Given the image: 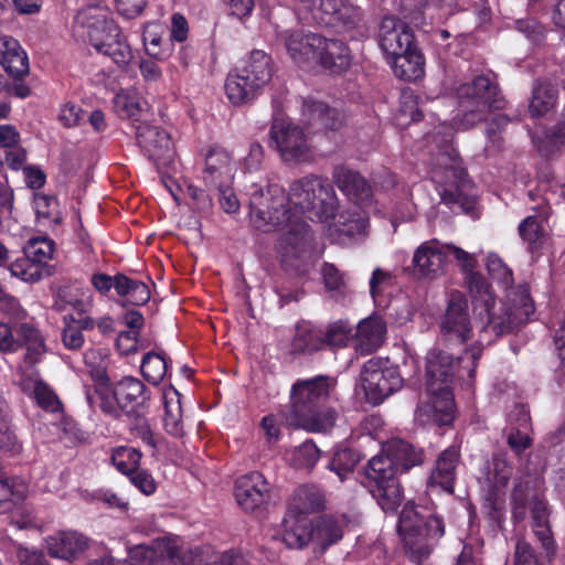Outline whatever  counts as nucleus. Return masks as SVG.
Masks as SVG:
<instances>
[{
    "label": "nucleus",
    "mask_w": 565,
    "mask_h": 565,
    "mask_svg": "<svg viewBox=\"0 0 565 565\" xmlns=\"http://www.w3.org/2000/svg\"><path fill=\"white\" fill-rule=\"evenodd\" d=\"M253 225L260 231L278 227L285 231L279 239L284 256H300L311 246L312 236L303 217L328 220L338 209V198L330 182L309 174L289 185L288 195L277 184L266 191L253 185L249 201Z\"/></svg>",
    "instance_id": "obj_1"
},
{
    "label": "nucleus",
    "mask_w": 565,
    "mask_h": 565,
    "mask_svg": "<svg viewBox=\"0 0 565 565\" xmlns=\"http://www.w3.org/2000/svg\"><path fill=\"white\" fill-rule=\"evenodd\" d=\"M448 256H454L468 274L467 284L472 297L473 312L481 320L482 328H490L495 334H500L527 320L533 312V305L526 289L511 290L507 301L495 306L487 280L473 271L477 265L475 254L456 245L441 243L436 238L422 243L413 255L415 275L427 279L437 278L444 273Z\"/></svg>",
    "instance_id": "obj_2"
},
{
    "label": "nucleus",
    "mask_w": 565,
    "mask_h": 565,
    "mask_svg": "<svg viewBox=\"0 0 565 565\" xmlns=\"http://www.w3.org/2000/svg\"><path fill=\"white\" fill-rule=\"evenodd\" d=\"M482 348L476 343L468 348L455 363L451 355L431 349L426 356V388L429 401L417 407V416L423 422L448 425L454 419V395L451 385L455 377L471 383Z\"/></svg>",
    "instance_id": "obj_3"
},
{
    "label": "nucleus",
    "mask_w": 565,
    "mask_h": 565,
    "mask_svg": "<svg viewBox=\"0 0 565 565\" xmlns=\"http://www.w3.org/2000/svg\"><path fill=\"white\" fill-rule=\"evenodd\" d=\"M398 532L403 539L406 555L413 563L420 565L443 537L445 525L433 508L418 507L408 502L401 512Z\"/></svg>",
    "instance_id": "obj_4"
},
{
    "label": "nucleus",
    "mask_w": 565,
    "mask_h": 565,
    "mask_svg": "<svg viewBox=\"0 0 565 565\" xmlns=\"http://www.w3.org/2000/svg\"><path fill=\"white\" fill-rule=\"evenodd\" d=\"M542 482L535 477L516 479L511 492L512 518L521 522L526 516L527 505L532 515V527L548 559L556 553V545L548 525V509L541 493Z\"/></svg>",
    "instance_id": "obj_5"
},
{
    "label": "nucleus",
    "mask_w": 565,
    "mask_h": 565,
    "mask_svg": "<svg viewBox=\"0 0 565 565\" xmlns=\"http://www.w3.org/2000/svg\"><path fill=\"white\" fill-rule=\"evenodd\" d=\"M461 117L456 120L459 129H469L484 119L492 109L504 107V99L495 82L480 75L456 89Z\"/></svg>",
    "instance_id": "obj_6"
},
{
    "label": "nucleus",
    "mask_w": 565,
    "mask_h": 565,
    "mask_svg": "<svg viewBox=\"0 0 565 565\" xmlns=\"http://www.w3.org/2000/svg\"><path fill=\"white\" fill-rule=\"evenodd\" d=\"M397 469L386 449L372 457L365 467L366 486L383 511H394L402 501Z\"/></svg>",
    "instance_id": "obj_7"
},
{
    "label": "nucleus",
    "mask_w": 565,
    "mask_h": 565,
    "mask_svg": "<svg viewBox=\"0 0 565 565\" xmlns=\"http://www.w3.org/2000/svg\"><path fill=\"white\" fill-rule=\"evenodd\" d=\"M360 379L365 397L373 405L381 404L403 386L398 369L382 358H372L365 362Z\"/></svg>",
    "instance_id": "obj_8"
},
{
    "label": "nucleus",
    "mask_w": 565,
    "mask_h": 565,
    "mask_svg": "<svg viewBox=\"0 0 565 565\" xmlns=\"http://www.w3.org/2000/svg\"><path fill=\"white\" fill-rule=\"evenodd\" d=\"M270 143L287 163H299L311 158L303 129L282 118H276L270 128Z\"/></svg>",
    "instance_id": "obj_9"
},
{
    "label": "nucleus",
    "mask_w": 565,
    "mask_h": 565,
    "mask_svg": "<svg viewBox=\"0 0 565 565\" xmlns=\"http://www.w3.org/2000/svg\"><path fill=\"white\" fill-rule=\"evenodd\" d=\"M439 331L448 343L463 344L473 335L468 300L459 291L449 295L447 307L440 317Z\"/></svg>",
    "instance_id": "obj_10"
},
{
    "label": "nucleus",
    "mask_w": 565,
    "mask_h": 565,
    "mask_svg": "<svg viewBox=\"0 0 565 565\" xmlns=\"http://www.w3.org/2000/svg\"><path fill=\"white\" fill-rule=\"evenodd\" d=\"M335 385L337 381L333 377L323 375L296 381L290 391L291 405L288 417L326 404L332 396Z\"/></svg>",
    "instance_id": "obj_11"
},
{
    "label": "nucleus",
    "mask_w": 565,
    "mask_h": 565,
    "mask_svg": "<svg viewBox=\"0 0 565 565\" xmlns=\"http://www.w3.org/2000/svg\"><path fill=\"white\" fill-rule=\"evenodd\" d=\"M298 11L305 20L317 24H329L334 17L343 25L352 26L360 18L349 0H300Z\"/></svg>",
    "instance_id": "obj_12"
},
{
    "label": "nucleus",
    "mask_w": 565,
    "mask_h": 565,
    "mask_svg": "<svg viewBox=\"0 0 565 565\" xmlns=\"http://www.w3.org/2000/svg\"><path fill=\"white\" fill-rule=\"evenodd\" d=\"M75 30L81 36L87 38L96 50L120 32L108 11L100 7L83 9L76 17Z\"/></svg>",
    "instance_id": "obj_13"
},
{
    "label": "nucleus",
    "mask_w": 565,
    "mask_h": 565,
    "mask_svg": "<svg viewBox=\"0 0 565 565\" xmlns=\"http://www.w3.org/2000/svg\"><path fill=\"white\" fill-rule=\"evenodd\" d=\"M443 135V145L436 156V162L431 169V179L440 184H457L465 178V169L457 150L451 146L454 129L450 126L440 125L433 138Z\"/></svg>",
    "instance_id": "obj_14"
},
{
    "label": "nucleus",
    "mask_w": 565,
    "mask_h": 565,
    "mask_svg": "<svg viewBox=\"0 0 565 565\" xmlns=\"http://www.w3.org/2000/svg\"><path fill=\"white\" fill-rule=\"evenodd\" d=\"M138 146L158 169L169 167L175 158V149L170 134L147 122L136 128Z\"/></svg>",
    "instance_id": "obj_15"
},
{
    "label": "nucleus",
    "mask_w": 565,
    "mask_h": 565,
    "mask_svg": "<svg viewBox=\"0 0 565 565\" xmlns=\"http://www.w3.org/2000/svg\"><path fill=\"white\" fill-rule=\"evenodd\" d=\"M18 333L22 343L14 338L11 328L7 323L0 322V351L11 352L20 347H24L23 363H38L45 353L43 337L38 329L26 323L19 327Z\"/></svg>",
    "instance_id": "obj_16"
},
{
    "label": "nucleus",
    "mask_w": 565,
    "mask_h": 565,
    "mask_svg": "<svg viewBox=\"0 0 565 565\" xmlns=\"http://www.w3.org/2000/svg\"><path fill=\"white\" fill-rule=\"evenodd\" d=\"M33 364L20 365L17 373V384L21 391L32 398L39 407L46 412L56 413L62 409V403L54 391L32 369Z\"/></svg>",
    "instance_id": "obj_17"
},
{
    "label": "nucleus",
    "mask_w": 565,
    "mask_h": 565,
    "mask_svg": "<svg viewBox=\"0 0 565 565\" xmlns=\"http://www.w3.org/2000/svg\"><path fill=\"white\" fill-rule=\"evenodd\" d=\"M236 163L232 154L223 148H211L205 154L202 180L206 188L224 189L232 186Z\"/></svg>",
    "instance_id": "obj_18"
},
{
    "label": "nucleus",
    "mask_w": 565,
    "mask_h": 565,
    "mask_svg": "<svg viewBox=\"0 0 565 565\" xmlns=\"http://www.w3.org/2000/svg\"><path fill=\"white\" fill-rule=\"evenodd\" d=\"M379 44L386 58L406 53L416 46L409 25L395 18L384 17L379 29Z\"/></svg>",
    "instance_id": "obj_19"
},
{
    "label": "nucleus",
    "mask_w": 565,
    "mask_h": 565,
    "mask_svg": "<svg viewBox=\"0 0 565 565\" xmlns=\"http://www.w3.org/2000/svg\"><path fill=\"white\" fill-rule=\"evenodd\" d=\"M333 181L338 189L354 206L374 207L373 192L366 180L358 172L344 166L334 168Z\"/></svg>",
    "instance_id": "obj_20"
},
{
    "label": "nucleus",
    "mask_w": 565,
    "mask_h": 565,
    "mask_svg": "<svg viewBox=\"0 0 565 565\" xmlns=\"http://www.w3.org/2000/svg\"><path fill=\"white\" fill-rule=\"evenodd\" d=\"M270 488L260 472L239 477L235 483V499L245 511H254L269 499Z\"/></svg>",
    "instance_id": "obj_21"
},
{
    "label": "nucleus",
    "mask_w": 565,
    "mask_h": 565,
    "mask_svg": "<svg viewBox=\"0 0 565 565\" xmlns=\"http://www.w3.org/2000/svg\"><path fill=\"white\" fill-rule=\"evenodd\" d=\"M287 53L300 66L315 62L321 42V35L303 30H288L280 34Z\"/></svg>",
    "instance_id": "obj_22"
},
{
    "label": "nucleus",
    "mask_w": 565,
    "mask_h": 565,
    "mask_svg": "<svg viewBox=\"0 0 565 565\" xmlns=\"http://www.w3.org/2000/svg\"><path fill=\"white\" fill-rule=\"evenodd\" d=\"M338 419L337 411L326 404L315 406L303 413L287 417V424L308 433H330Z\"/></svg>",
    "instance_id": "obj_23"
},
{
    "label": "nucleus",
    "mask_w": 565,
    "mask_h": 565,
    "mask_svg": "<svg viewBox=\"0 0 565 565\" xmlns=\"http://www.w3.org/2000/svg\"><path fill=\"white\" fill-rule=\"evenodd\" d=\"M88 546V540L76 531H60L45 539V547L52 557L72 561Z\"/></svg>",
    "instance_id": "obj_24"
},
{
    "label": "nucleus",
    "mask_w": 565,
    "mask_h": 565,
    "mask_svg": "<svg viewBox=\"0 0 565 565\" xmlns=\"http://www.w3.org/2000/svg\"><path fill=\"white\" fill-rule=\"evenodd\" d=\"M460 461V451L456 446L445 449L437 458L434 469L428 479L429 488L439 487L441 490L451 493L456 479V470Z\"/></svg>",
    "instance_id": "obj_25"
},
{
    "label": "nucleus",
    "mask_w": 565,
    "mask_h": 565,
    "mask_svg": "<svg viewBox=\"0 0 565 565\" xmlns=\"http://www.w3.org/2000/svg\"><path fill=\"white\" fill-rule=\"evenodd\" d=\"M315 63L332 73H342L351 65V53L349 47L340 40L327 39L321 35Z\"/></svg>",
    "instance_id": "obj_26"
},
{
    "label": "nucleus",
    "mask_w": 565,
    "mask_h": 565,
    "mask_svg": "<svg viewBox=\"0 0 565 565\" xmlns=\"http://www.w3.org/2000/svg\"><path fill=\"white\" fill-rule=\"evenodd\" d=\"M0 64L13 78H22L29 74L28 54L12 36H0Z\"/></svg>",
    "instance_id": "obj_27"
},
{
    "label": "nucleus",
    "mask_w": 565,
    "mask_h": 565,
    "mask_svg": "<svg viewBox=\"0 0 565 565\" xmlns=\"http://www.w3.org/2000/svg\"><path fill=\"white\" fill-rule=\"evenodd\" d=\"M157 565H199L201 556L192 551L181 553L178 536H162L152 541Z\"/></svg>",
    "instance_id": "obj_28"
},
{
    "label": "nucleus",
    "mask_w": 565,
    "mask_h": 565,
    "mask_svg": "<svg viewBox=\"0 0 565 565\" xmlns=\"http://www.w3.org/2000/svg\"><path fill=\"white\" fill-rule=\"evenodd\" d=\"M379 210L374 207H363L351 205L342 211L335 223L337 231L352 238H364L369 234L370 213H376Z\"/></svg>",
    "instance_id": "obj_29"
},
{
    "label": "nucleus",
    "mask_w": 565,
    "mask_h": 565,
    "mask_svg": "<svg viewBox=\"0 0 565 565\" xmlns=\"http://www.w3.org/2000/svg\"><path fill=\"white\" fill-rule=\"evenodd\" d=\"M486 266H487L488 273L492 277V279L497 280L500 284H502V286L504 288H507V292H505L504 299H502L500 301H497L495 297H493L495 306H499L502 302H505L508 294L511 290H516V289H520V288H525L526 291H527L529 298L531 299V302L533 305V312L531 315H529V318H527L526 321L518 324L511 331L504 332L503 334L514 332L515 330H518L519 328H521L525 323H527L531 320V318L534 316V313H535V305H534V301H533V299L531 297L530 289H529V287L526 285H520L518 287H512L511 286L512 281H513L512 270L507 266V264L503 263V260L497 254L490 253L487 256ZM487 285H489V284L487 282ZM488 288H490V286H488ZM489 291L492 294V296H494V294L492 292L491 289H489ZM501 334L502 333H500L499 335H501Z\"/></svg>",
    "instance_id": "obj_30"
},
{
    "label": "nucleus",
    "mask_w": 565,
    "mask_h": 565,
    "mask_svg": "<svg viewBox=\"0 0 565 565\" xmlns=\"http://www.w3.org/2000/svg\"><path fill=\"white\" fill-rule=\"evenodd\" d=\"M116 394L125 414L137 412L150 398L146 385L132 376H126L116 383Z\"/></svg>",
    "instance_id": "obj_31"
},
{
    "label": "nucleus",
    "mask_w": 565,
    "mask_h": 565,
    "mask_svg": "<svg viewBox=\"0 0 565 565\" xmlns=\"http://www.w3.org/2000/svg\"><path fill=\"white\" fill-rule=\"evenodd\" d=\"M258 92L269 83L273 76L271 57L262 50L250 52L244 66L236 68Z\"/></svg>",
    "instance_id": "obj_32"
},
{
    "label": "nucleus",
    "mask_w": 565,
    "mask_h": 565,
    "mask_svg": "<svg viewBox=\"0 0 565 565\" xmlns=\"http://www.w3.org/2000/svg\"><path fill=\"white\" fill-rule=\"evenodd\" d=\"M323 505V495L315 486L298 487L288 504L286 514H294L298 518H308L312 512L320 510Z\"/></svg>",
    "instance_id": "obj_33"
},
{
    "label": "nucleus",
    "mask_w": 565,
    "mask_h": 565,
    "mask_svg": "<svg viewBox=\"0 0 565 565\" xmlns=\"http://www.w3.org/2000/svg\"><path fill=\"white\" fill-rule=\"evenodd\" d=\"M386 326L380 317H369L358 324L356 347L363 353L379 349L385 338Z\"/></svg>",
    "instance_id": "obj_34"
},
{
    "label": "nucleus",
    "mask_w": 565,
    "mask_h": 565,
    "mask_svg": "<svg viewBox=\"0 0 565 565\" xmlns=\"http://www.w3.org/2000/svg\"><path fill=\"white\" fill-rule=\"evenodd\" d=\"M312 523L308 518L286 514L282 521L281 536L290 548H302L312 542Z\"/></svg>",
    "instance_id": "obj_35"
},
{
    "label": "nucleus",
    "mask_w": 565,
    "mask_h": 565,
    "mask_svg": "<svg viewBox=\"0 0 565 565\" xmlns=\"http://www.w3.org/2000/svg\"><path fill=\"white\" fill-rule=\"evenodd\" d=\"M392 66L394 74L404 81H416L424 74V57L416 46L407 50L406 53L393 55L386 58Z\"/></svg>",
    "instance_id": "obj_36"
},
{
    "label": "nucleus",
    "mask_w": 565,
    "mask_h": 565,
    "mask_svg": "<svg viewBox=\"0 0 565 565\" xmlns=\"http://www.w3.org/2000/svg\"><path fill=\"white\" fill-rule=\"evenodd\" d=\"M303 113L308 116L309 122L323 129L335 130L343 124V115L329 108L322 102L307 100L303 105Z\"/></svg>",
    "instance_id": "obj_37"
},
{
    "label": "nucleus",
    "mask_w": 565,
    "mask_h": 565,
    "mask_svg": "<svg viewBox=\"0 0 565 565\" xmlns=\"http://www.w3.org/2000/svg\"><path fill=\"white\" fill-rule=\"evenodd\" d=\"M344 520L333 516H321L312 525V542L326 550L338 543L343 536Z\"/></svg>",
    "instance_id": "obj_38"
},
{
    "label": "nucleus",
    "mask_w": 565,
    "mask_h": 565,
    "mask_svg": "<svg viewBox=\"0 0 565 565\" xmlns=\"http://www.w3.org/2000/svg\"><path fill=\"white\" fill-rule=\"evenodd\" d=\"M225 93L233 105H243L254 99L260 92L235 68L226 77Z\"/></svg>",
    "instance_id": "obj_39"
},
{
    "label": "nucleus",
    "mask_w": 565,
    "mask_h": 565,
    "mask_svg": "<svg viewBox=\"0 0 565 565\" xmlns=\"http://www.w3.org/2000/svg\"><path fill=\"white\" fill-rule=\"evenodd\" d=\"M558 90L547 82H536L532 89L529 111L532 117H541L551 111L557 102Z\"/></svg>",
    "instance_id": "obj_40"
},
{
    "label": "nucleus",
    "mask_w": 565,
    "mask_h": 565,
    "mask_svg": "<svg viewBox=\"0 0 565 565\" xmlns=\"http://www.w3.org/2000/svg\"><path fill=\"white\" fill-rule=\"evenodd\" d=\"M513 476V467L505 454H497L484 468L486 483L490 489L504 490Z\"/></svg>",
    "instance_id": "obj_41"
},
{
    "label": "nucleus",
    "mask_w": 565,
    "mask_h": 565,
    "mask_svg": "<svg viewBox=\"0 0 565 565\" xmlns=\"http://www.w3.org/2000/svg\"><path fill=\"white\" fill-rule=\"evenodd\" d=\"M386 451L394 459L397 471H408L411 468L420 465L424 459L420 449H416L404 440L391 441L386 447Z\"/></svg>",
    "instance_id": "obj_42"
},
{
    "label": "nucleus",
    "mask_w": 565,
    "mask_h": 565,
    "mask_svg": "<svg viewBox=\"0 0 565 565\" xmlns=\"http://www.w3.org/2000/svg\"><path fill=\"white\" fill-rule=\"evenodd\" d=\"M86 399L90 407H95L98 402L99 408L107 415L119 417L124 413L116 394V386L110 387L109 382H98L95 395L87 391Z\"/></svg>",
    "instance_id": "obj_43"
},
{
    "label": "nucleus",
    "mask_w": 565,
    "mask_h": 565,
    "mask_svg": "<svg viewBox=\"0 0 565 565\" xmlns=\"http://www.w3.org/2000/svg\"><path fill=\"white\" fill-rule=\"evenodd\" d=\"M322 335L319 328L308 322L297 324L291 340L292 353H312L322 349Z\"/></svg>",
    "instance_id": "obj_44"
},
{
    "label": "nucleus",
    "mask_w": 565,
    "mask_h": 565,
    "mask_svg": "<svg viewBox=\"0 0 565 565\" xmlns=\"http://www.w3.org/2000/svg\"><path fill=\"white\" fill-rule=\"evenodd\" d=\"M115 290L135 306H142L150 299V290L145 282L125 275L115 276Z\"/></svg>",
    "instance_id": "obj_45"
},
{
    "label": "nucleus",
    "mask_w": 565,
    "mask_h": 565,
    "mask_svg": "<svg viewBox=\"0 0 565 565\" xmlns=\"http://www.w3.org/2000/svg\"><path fill=\"white\" fill-rule=\"evenodd\" d=\"M54 242L47 237H32L23 247V253L42 269H51L49 263L54 254Z\"/></svg>",
    "instance_id": "obj_46"
},
{
    "label": "nucleus",
    "mask_w": 565,
    "mask_h": 565,
    "mask_svg": "<svg viewBox=\"0 0 565 565\" xmlns=\"http://www.w3.org/2000/svg\"><path fill=\"white\" fill-rule=\"evenodd\" d=\"M164 31L166 28L162 23L151 22L145 25L142 32V41L147 53L160 61L167 58L170 54L169 49L161 47Z\"/></svg>",
    "instance_id": "obj_47"
},
{
    "label": "nucleus",
    "mask_w": 565,
    "mask_h": 565,
    "mask_svg": "<svg viewBox=\"0 0 565 565\" xmlns=\"http://www.w3.org/2000/svg\"><path fill=\"white\" fill-rule=\"evenodd\" d=\"M28 493L29 486L21 478H0V512L8 510L11 502L23 500Z\"/></svg>",
    "instance_id": "obj_48"
},
{
    "label": "nucleus",
    "mask_w": 565,
    "mask_h": 565,
    "mask_svg": "<svg viewBox=\"0 0 565 565\" xmlns=\"http://www.w3.org/2000/svg\"><path fill=\"white\" fill-rule=\"evenodd\" d=\"M142 376L152 385H158L168 371V362L163 353L148 352L141 361Z\"/></svg>",
    "instance_id": "obj_49"
},
{
    "label": "nucleus",
    "mask_w": 565,
    "mask_h": 565,
    "mask_svg": "<svg viewBox=\"0 0 565 565\" xmlns=\"http://www.w3.org/2000/svg\"><path fill=\"white\" fill-rule=\"evenodd\" d=\"M100 565H157V554L153 544H140L129 551V561H115L107 556L100 559Z\"/></svg>",
    "instance_id": "obj_50"
},
{
    "label": "nucleus",
    "mask_w": 565,
    "mask_h": 565,
    "mask_svg": "<svg viewBox=\"0 0 565 565\" xmlns=\"http://www.w3.org/2000/svg\"><path fill=\"white\" fill-rule=\"evenodd\" d=\"M542 215H530L525 217L518 227L520 237L527 244L531 250L537 249L544 236V227L542 225Z\"/></svg>",
    "instance_id": "obj_51"
},
{
    "label": "nucleus",
    "mask_w": 565,
    "mask_h": 565,
    "mask_svg": "<svg viewBox=\"0 0 565 565\" xmlns=\"http://www.w3.org/2000/svg\"><path fill=\"white\" fill-rule=\"evenodd\" d=\"M170 393L177 396V399L172 398L169 401V393H164V428L166 431L174 437H181L183 435V423L181 419V403L178 398V392L171 388Z\"/></svg>",
    "instance_id": "obj_52"
},
{
    "label": "nucleus",
    "mask_w": 565,
    "mask_h": 565,
    "mask_svg": "<svg viewBox=\"0 0 565 565\" xmlns=\"http://www.w3.org/2000/svg\"><path fill=\"white\" fill-rule=\"evenodd\" d=\"M9 269L12 276L28 282L39 281L44 276L51 274V269L40 268V266L34 264L25 254L23 257L14 260Z\"/></svg>",
    "instance_id": "obj_53"
},
{
    "label": "nucleus",
    "mask_w": 565,
    "mask_h": 565,
    "mask_svg": "<svg viewBox=\"0 0 565 565\" xmlns=\"http://www.w3.org/2000/svg\"><path fill=\"white\" fill-rule=\"evenodd\" d=\"M142 454L132 447L120 446L113 450L111 461L118 471L128 476L139 468Z\"/></svg>",
    "instance_id": "obj_54"
},
{
    "label": "nucleus",
    "mask_w": 565,
    "mask_h": 565,
    "mask_svg": "<svg viewBox=\"0 0 565 565\" xmlns=\"http://www.w3.org/2000/svg\"><path fill=\"white\" fill-rule=\"evenodd\" d=\"M360 461V456L356 451L350 448L338 449L332 457L329 468L334 471L341 481L353 472L356 463Z\"/></svg>",
    "instance_id": "obj_55"
},
{
    "label": "nucleus",
    "mask_w": 565,
    "mask_h": 565,
    "mask_svg": "<svg viewBox=\"0 0 565 565\" xmlns=\"http://www.w3.org/2000/svg\"><path fill=\"white\" fill-rule=\"evenodd\" d=\"M84 362L94 380L97 382H109L107 376L108 354L102 349H90L84 354Z\"/></svg>",
    "instance_id": "obj_56"
},
{
    "label": "nucleus",
    "mask_w": 565,
    "mask_h": 565,
    "mask_svg": "<svg viewBox=\"0 0 565 565\" xmlns=\"http://www.w3.org/2000/svg\"><path fill=\"white\" fill-rule=\"evenodd\" d=\"M98 52L108 55L118 66L127 65L132 58L130 46L120 38V34L106 42Z\"/></svg>",
    "instance_id": "obj_57"
},
{
    "label": "nucleus",
    "mask_w": 565,
    "mask_h": 565,
    "mask_svg": "<svg viewBox=\"0 0 565 565\" xmlns=\"http://www.w3.org/2000/svg\"><path fill=\"white\" fill-rule=\"evenodd\" d=\"M320 458V451L312 440H306L291 452L292 465L297 468L311 469Z\"/></svg>",
    "instance_id": "obj_58"
},
{
    "label": "nucleus",
    "mask_w": 565,
    "mask_h": 565,
    "mask_svg": "<svg viewBox=\"0 0 565 565\" xmlns=\"http://www.w3.org/2000/svg\"><path fill=\"white\" fill-rule=\"evenodd\" d=\"M17 436L8 423V406L0 402V450L3 452L19 451Z\"/></svg>",
    "instance_id": "obj_59"
},
{
    "label": "nucleus",
    "mask_w": 565,
    "mask_h": 565,
    "mask_svg": "<svg viewBox=\"0 0 565 565\" xmlns=\"http://www.w3.org/2000/svg\"><path fill=\"white\" fill-rule=\"evenodd\" d=\"M114 107L121 117H135L141 111L140 98L130 92H120L114 98Z\"/></svg>",
    "instance_id": "obj_60"
},
{
    "label": "nucleus",
    "mask_w": 565,
    "mask_h": 565,
    "mask_svg": "<svg viewBox=\"0 0 565 565\" xmlns=\"http://www.w3.org/2000/svg\"><path fill=\"white\" fill-rule=\"evenodd\" d=\"M483 508L495 522H501L505 513V492L504 490H493L489 488V492L484 498Z\"/></svg>",
    "instance_id": "obj_61"
},
{
    "label": "nucleus",
    "mask_w": 565,
    "mask_h": 565,
    "mask_svg": "<svg viewBox=\"0 0 565 565\" xmlns=\"http://www.w3.org/2000/svg\"><path fill=\"white\" fill-rule=\"evenodd\" d=\"M319 329L321 330L322 335V347L326 344L331 347L344 345L351 331L342 321L331 323L324 329Z\"/></svg>",
    "instance_id": "obj_62"
},
{
    "label": "nucleus",
    "mask_w": 565,
    "mask_h": 565,
    "mask_svg": "<svg viewBox=\"0 0 565 565\" xmlns=\"http://www.w3.org/2000/svg\"><path fill=\"white\" fill-rule=\"evenodd\" d=\"M394 285V277L390 271L381 268L374 269L370 279V294L375 302L379 298L390 290Z\"/></svg>",
    "instance_id": "obj_63"
},
{
    "label": "nucleus",
    "mask_w": 565,
    "mask_h": 565,
    "mask_svg": "<svg viewBox=\"0 0 565 565\" xmlns=\"http://www.w3.org/2000/svg\"><path fill=\"white\" fill-rule=\"evenodd\" d=\"M513 558V565H544L531 544L521 537L516 540Z\"/></svg>",
    "instance_id": "obj_64"
}]
</instances>
